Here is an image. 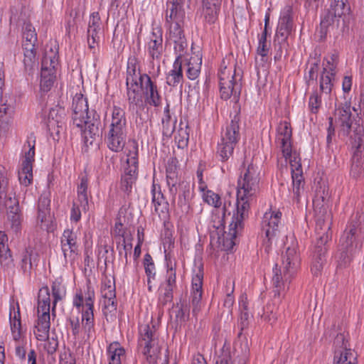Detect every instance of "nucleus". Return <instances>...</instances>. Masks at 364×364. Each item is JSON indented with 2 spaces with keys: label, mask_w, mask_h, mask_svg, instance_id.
<instances>
[{
  "label": "nucleus",
  "mask_w": 364,
  "mask_h": 364,
  "mask_svg": "<svg viewBox=\"0 0 364 364\" xmlns=\"http://www.w3.org/2000/svg\"><path fill=\"white\" fill-rule=\"evenodd\" d=\"M259 178L257 167L250 164L237 180L236 210L230 224L228 235L236 238L244 228V220L248 218L250 202L259 191Z\"/></svg>",
  "instance_id": "obj_1"
},
{
  "label": "nucleus",
  "mask_w": 364,
  "mask_h": 364,
  "mask_svg": "<svg viewBox=\"0 0 364 364\" xmlns=\"http://www.w3.org/2000/svg\"><path fill=\"white\" fill-rule=\"evenodd\" d=\"M338 121L343 134L349 136L353 149L350 174L357 178L364 173V133L363 120L358 114L353 115L351 107L345 104L336 110Z\"/></svg>",
  "instance_id": "obj_2"
},
{
  "label": "nucleus",
  "mask_w": 364,
  "mask_h": 364,
  "mask_svg": "<svg viewBox=\"0 0 364 364\" xmlns=\"http://www.w3.org/2000/svg\"><path fill=\"white\" fill-rule=\"evenodd\" d=\"M94 301L95 291L90 282L87 284L83 290L77 291L73 304L79 311L82 308V321L80 323L78 316H72L69 318L68 321L74 336L76 337L79 335L81 324L82 331L88 338L93 335L95 332Z\"/></svg>",
  "instance_id": "obj_3"
},
{
  "label": "nucleus",
  "mask_w": 364,
  "mask_h": 364,
  "mask_svg": "<svg viewBox=\"0 0 364 364\" xmlns=\"http://www.w3.org/2000/svg\"><path fill=\"white\" fill-rule=\"evenodd\" d=\"M127 135L125 112L119 107L114 106L111 117L107 119L105 141L112 151L118 153L123 150Z\"/></svg>",
  "instance_id": "obj_4"
},
{
  "label": "nucleus",
  "mask_w": 364,
  "mask_h": 364,
  "mask_svg": "<svg viewBox=\"0 0 364 364\" xmlns=\"http://www.w3.org/2000/svg\"><path fill=\"white\" fill-rule=\"evenodd\" d=\"M291 245L287 246L282 256V265L279 269L276 264L273 269L272 284L274 295H280L284 282H290L296 274L300 265V257L297 252V244L293 237H290Z\"/></svg>",
  "instance_id": "obj_5"
},
{
  "label": "nucleus",
  "mask_w": 364,
  "mask_h": 364,
  "mask_svg": "<svg viewBox=\"0 0 364 364\" xmlns=\"http://www.w3.org/2000/svg\"><path fill=\"white\" fill-rule=\"evenodd\" d=\"M363 235L358 221L352 220L340 238L338 250L336 255L338 267H346L352 260L356 250L362 245Z\"/></svg>",
  "instance_id": "obj_6"
},
{
  "label": "nucleus",
  "mask_w": 364,
  "mask_h": 364,
  "mask_svg": "<svg viewBox=\"0 0 364 364\" xmlns=\"http://www.w3.org/2000/svg\"><path fill=\"white\" fill-rule=\"evenodd\" d=\"M157 323L151 319L149 323L139 326L138 343L142 353L150 364H157L161 360V346Z\"/></svg>",
  "instance_id": "obj_7"
},
{
  "label": "nucleus",
  "mask_w": 364,
  "mask_h": 364,
  "mask_svg": "<svg viewBox=\"0 0 364 364\" xmlns=\"http://www.w3.org/2000/svg\"><path fill=\"white\" fill-rule=\"evenodd\" d=\"M220 93L222 99L227 100L232 95H238L241 90L242 75L236 69L235 62L223 60L218 71Z\"/></svg>",
  "instance_id": "obj_8"
},
{
  "label": "nucleus",
  "mask_w": 364,
  "mask_h": 364,
  "mask_svg": "<svg viewBox=\"0 0 364 364\" xmlns=\"http://www.w3.org/2000/svg\"><path fill=\"white\" fill-rule=\"evenodd\" d=\"M170 14L166 15V21L170 23L168 40L174 44V51L176 55H183L187 48V41L182 29L183 18L185 17L184 9H181V16L178 15V9L173 7L171 10H168Z\"/></svg>",
  "instance_id": "obj_9"
},
{
  "label": "nucleus",
  "mask_w": 364,
  "mask_h": 364,
  "mask_svg": "<svg viewBox=\"0 0 364 364\" xmlns=\"http://www.w3.org/2000/svg\"><path fill=\"white\" fill-rule=\"evenodd\" d=\"M348 0H331L330 7L321 16L320 23L321 37H325L330 26L339 24L340 19L344 18L350 13Z\"/></svg>",
  "instance_id": "obj_10"
},
{
  "label": "nucleus",
  "mask_w": 364,
  "mask_h": 364,
  "mask_svg": "<svg viewBox=\"0 0 364 364\" xmlns=\"http://www.w3.org/2000/svg\"><path fill=\"white\" fill-rule=\"evenodd\" d=\"M282 213L279 210H269L264 214L261 223V234L263 237V245L267 252L269 251L274 242H277L280 235V220Z\"/></svg>",
  "instance_id": "obj_11"
},
{
  "label": "nucleus",
  "mask_w": 364,
  "mask_h": 364,
  "mask_svg": "<svg viewBox=\"0 0 364 364\" xmlns=\"http://www.w3.org/2000/svg\"><path fill=\"white\" fill-rule=\"evenodd\" d=\"M58 64L56 53L52 50L46 51L41 62V90L47 92L53 85L56 77V67Z\"/></svg>",
  "instance_id": "obj_12"
},
{
  "label": "nucleus",
  "mask_w": 364,
  "mask_h": 364,
  "mask_svg": "<svg viewBox=\"0 0 364 364\" xmlns=\"http://www.w3.org/2000/svg\"><path fill=\"white\" fill-rule=\"evenodd\" d=\"M60 247L65 262L73 263L80 253V232L73 228L65 229L60 237Z\"/></svg>",
  "instance_id": "obj_13"
},
{
  "label": "nucleus",
  "mask_w": 364,
  "mask_h": 364,
  "mask_svg": "<svg viewBox=\"0 0 364 364\" xmlns=\"http://www.w3.org/2000/svg\"><path fill=\"white\" fill-rule=\"evenodd\" d=\"M23 159L22 168L18 172V179L21 184L27 186L33 180V163L35 156V139L30 136L23 148Z\"/></svg>",
  "instance_id": "obj_14"
},
{
  "label": "nucleus",
  "mask_w": 364,
  "mask_h": 364,
  "mask_svg": "<svg viewBox=\"0 0 364 364\" xmlns=\"http://www.w3.org/2000/svg\"><path fill=\"white\" fill-rule=\"evenodd\" d=\"M316 228L315 232L317 236V245H327L328 242L331 239L332 232L331 226L332 224V216L331 210L314 211Z\"/></svg>",
  "instance_id": "obj_15"
},
{
  "label": "nucleus",
  "mask_w": 364,
  "mask_h": 364,
  "mask_svg": "<svg viewBox=\"0 0 364 364\" xmlns=\"http://www.w3.org/2000/svg\"><path fill=\"white\" fill-rule=\"evenodd\" d=\"M338 56L336 53L328 55L323 63V71L320 77V90L321 92L328 94L333 87V80L336 73V68Z\"/></svg>",
  "instance_id": "obj_16"
},
{
  "label": "nucleus",
  "mask_w": 364,
  "mask_h": 364,
  "mask_svg": "<svg viewBox=\"0 0 364 364\" xmlns=\"http://www.w3.org/2000/svg\"><path fill=\"white\" fill-rule=\"evenodd\" d=\"M140 87L143 92L144 102L147 105L154 107L161 106L162 97L154 76L151 77L143 73V76L141 77Z\"/></svg>",
  "instance_id": "obj_17"
},
{
  "label": "nucleus",
  "mask_w": 364,
  "mask_h": 364,
  "mask_svg": "<svg viewBox=\"0 0 364 364\" xmlns=\"http://www.w3.org/2000/svg\"><path fill=\"white\" fill-rule=\"evenodd\" d=\"M73 124L79 128H82L86 120L92 117L94 111H90L87 99L81 93H76L73 99Z\"/></svg>",
  "instance_id": "obj_18"
},
{
  "label": "nucleus",
  "mask_w": 364,
  "mask_h": 364,
  "mask_svg": "<svg viewBox=\"0 0 364 364\" xmlns=\"http://www.w3.org/2000/svg\"><path fill=\"white\" fill-rule=\"evenodd\" d=\"M336 350L333 364H358L357 355L355 352L348 348V341L342 333L337 334L334 340Z\"/></svg>",
  "instance_id": "obj_19"
},
{
  "label": "nucleus",
  "mask_w": 364,
  "mask_h": 364,
  "mask_svg": "<svg viewBox=\"0 0 364 364\" xmlns=\"http://www.w3.org/2000/svg\"><path fill=\"white\" fill-rule=\"evenodd\" d=\"M203 280V266L200 265L193 270L191 282L190 299L193 307L192 313L194 316H197L202 308Z\"/></svg>",
  "instance_id": "obj_20"
},
{
  "label": "nucleus",
  "mask_w": 364,
  "mask_h": 364,
  "mask_svg": "<svg viewBox=\"0 0 364 364\" xmlns=\"http://www.w3.org/2000/svg\"><path fill=\"white\" fill-rule=\"evenodd\" d=\"M291 135L290 124L286 121L280 122L277 129L276 144L286 161L296 154L292 152Z\"/></svg>",
  "instance_id": "obj_21"
},
{
  "label": "nucleus",
  "mask_w": 364,
  "mask_h": 364,
  "mask_svg": "<svg viewBox=\"0 0 364 364\" xmlns=\"http://www.w3.org/2000/svg\"><path fill=\"white\" fill-rule=\"evenodd\" d=\"M145 49L152 60H160L164 52L163 31L159 26H153L146 41Z\"/></svg>",
  "instance_id": "obj_22"
},
{
  "label": "nucleus",
  "mask_w": 364,
  "mask_h": 364,
  "mask_svg": "<svg viewBox=\"0 0 364 364\" xmlns=\"http://www.w3.org/2000/svg\"><path fill=\"white\" fill-rule=\"evenodd\" d=\"M287 161H289L291 169L293 198L299 202L304 183L301 159L297 154H294Z\"/></svg>",
  "instance_id": "obj_23"
},
{
  "label": "nucleus",
  "mask_w": 364,
  "mask_h": 364,
  "mask_svg": "<svg viewBox=\"0 0 364 364\" xmlns=\"http://www.w3.org/2000/svg\"><path fill=\"white\" fill-rule=\"evenodd\" d=\"M4 206L7 209L8 220L11 223V228L17 232L21 227L22 214L19 208L18 200L15 193H9L5 196Z\"/></svg>",
  "instance_id": "obj_24"
},
{
  "label": "nucleus",
  "mask_w": 364,
  "mask_h": 364,
  "mask_svg": "<svg viewBox=\"0 0 364 364\" xmlns=\"http://www.w3.org/2000/svg\"><path fill=\"white\" fill-rule=\"evenodd\" d=\"M314 211L330 210V192L328 186L325 183H318L313 199Z\"/></svg>",
  "instance_id": "obj_25"
},
{
  "label": "nucleus",
  "mask_w": 364,
  "mask_h": 364,
  "mask_svg": "<svg viewBox=\"0 0 364 364\" xmlns=\"http://www.w3.org/2000/svg\"><path fill=\"white\" fill-rule=\"evenodd\" d=\"M99 117L96 113L92 114V117L86 120L83 127L80 129L82 132L84 142L87 146H92L99 136Z\"/></svg>",
  "instance_id": "obj_26"
},
{
  "label": "nucleus",
  "mask_w": 364,
  "mask_h": 364,
  "mask_svg": "<svg viewBox=\"0 0 364 364\" xmlns=\"http://www.w3.org/2000/svg\"><path fill=\"white\" fill-rule=\"evenodd\" d=\"M151 193L154 211L159 216L166 215L168 211V203L161 192V186L154 182L152 184Z\"/></svg>",
  "instance_id": "obj_27"
},
{
  "label": "nucleus",
  "mask_w": 364,
  "mask_h": 364,
  "mask_svg": "<svg viewBox=\"0 0 364 364\" xmlns=\"http://www.w3.org/2000/svg\"><path fill=\"white\" fill-rule=\"evenodd\" d=\"M327 250V245L316 244L311 267V271L314 276L321 274L326 261Z\"/></svg>",
  "instance_id": "obj_28"
},
{
  "label": "nucleus",
  "mask_w": 364,
  "mask_h": 364,
  "mask_svg": "<svg viewBox=\"0 0 364 364\" xmlns=\"http://www.w3.org/2000/svg\"><path fill=\"white\" fill-rule=\"evenodd\" d=\"M293 23L279 21L274 39V46L278 47V52L282 53V49L287 46V38L290 35Z\"/></svg>",
  "instance_id": "obj_29"
},
{
  "label": "nucleus",
  "mask_w": 364,
  "mask_h": 364,
  "mask_svg": "<svg viewBox=\"0 0 364 364\" xmlns=\"http://www.w3.org/2000/svg\"><path fill=\"white\" fill-rule=\"evenodd\" d=\"M240 117L235 114L230 122L227 125L225 130L222 133V141H228L237 144L240 139Z\"/></svg>",
  "instance_id": "obj_30"
},
{
  "label": "nucleus",
  "mask_w": 364,
  "mask_h": 364,
  "mask_svg": "<svg viewBox=\"0 0 364 364\" xmlns=\"http://www.w3.org/2000/svg\"><path fill=\"white\" fill-rule=\"evenodd\" d=\"M182 56L183 55H177L173 64V68L168 72L166 76V83L171 87H176L182 83L183 79Z\"/></svg>",
  "instance_id": "obj_31"
},
{
  "label": "nucleus",
  "mask_w": 364,
  "mask_h": 364,
  "mask_svg": "<svg viewBox=\"0 0 364 364\" xmlns=\"http://www.w3.org/2000/svg\"><path fill=\"white\" fill-rule=\"evenodd\" d=\"M50 294L49 288L46 286L40 289L38 296V316L50 317Z\"/></svg>",
  "instance_id": "obj_32"
},
{
  "label": "nucleus",
  "mask_w": 364,
  "mask_h": 364,
  "mask_svg": "<svg viewBox=\"0 0 364 364\" xmlns=\"http://www.w3.org/2000/svg\"><path fill=\"white\" fill-rule=\"evenodd\" d=\"M65 109L58 105L52 107L48 116V127L49 129L62 128L65 122Z\"/></svg>",
  "instance_id": "obj_33"
},
{
  "label": "nucleus",
  "mask_w": 364,
  "mask_h": 364,
  "mask_svg": "<svg viewBox=\"0 0 364 364\" xmlns=\"http://www.w3.org/2000/svg\"><path fill=\"white\" fill-rule=\"evenodd\" d=\"M138 177V168L126 166L121 178L120 188L129 194L132 192Z\"/></svg>",
  "instance_id": "obj_34"
},
{
  "label": "nucleus",
  "mask_w": 364,
  "mask_h": 364,
  "mask_svg": "<svg viewBox=\"0 0 364 364\" xmlns=\"http://www.w3.org/2000/svg\"><path fill=\"white\" fill-rule=\"evenodd\" d=\"M38 255L31 249H26L21 254L20 266L23 273L30 275L33 267L37 266Z\"/></svg>",
  "instance_id": "obj_35"
},
{
  "label": "nucleus",
  "mask_w": 364,
  "mask_h": 364,
  "mask_svg": "<svg viewBox=\"0 0 364 364\" xmlns=\"http://www.w3.org/2000/svg\"><path fill=\"white\" fill-rule=\"evenodd\" d=\"M126 86L127 96L130 107L142 108L144 107L143 94L139 89V83L126 84Z\"/></svg>",
  "instance_id": "obj_36"
},
{
  "label": "nucleus",
  "mask_w": 364,
  "mask_h": 364,
  "mask_svg": "<svg viewBox=\"0 0 364 364\" xmlns=\"http://www.w3.org/2000/svg\"><path fill=\"white\" fill-rule=\"evenodd\" d=\"M9 322L13 339L18 342L21 337V322L18 306L16 309L14 306H10Z\"/></svg>",
  "instance_id": "obj_37"
},
{
  "label": "nucleus",
  "mask_w": 364,
  "mask_h": 364,
  "mask_svg": "<svg viewBox=\"0 0 364 364\" xmlns=\"http://www.w3.org/2000/svg\"><path fill=\"white\" fill-rule=\"evenodd\" d=\"M50 317L38 316L34 326V334L38 341H45L49 337Z\"/></svg>",
  "instance_id": "obj_38"
},
{
  "label": "nucleus",
  "mask_w": 364,
  "mask_h": 364,
  "mask_svg": "<svg viewBox=\"0 0 364 364\" xmlns=\"http://www.w3.org/2000/svg\"><path fill=\"white\" fill-rule=\"evenodd\" d=\"M137 58L134 55L129 56L127 61L126 84L139 83L143 74L137 70Z\"/></svg>",
  "instance_id": "obj_39"
},
{
  "label": "nucleus",
  "mask_w": 364,
  "mask_h": 364,
  "mask_svg": "<svg viewBox=\"0 0 364 364\" xmlns=\"http://www.w3.org/2000/svg\"><path fill=\"white\" fill-rule=\"evenodd\" d=\"M53 303H52V316H55L56 305L58 301L63 300L66 295V289L63 284L61 278L55 279L51 285Z\"/></svg>",
  "instance_id": "obj_40"
},
{
  "label": "nucleus",
  "mask_w": 364,
  "mask_h": 364,
  "mask_svg": "<svg viewBox=\"0 0 364 364\" xmlns=\"http://www.w3.org/2000/svg\"><path fill=\"white\" fill-rule=\"evenodd\" d=\"M138 144L135 140L129 141L125 147L127 166L138 168Z\"/></svg>",
  "instance_id": "obj_41"
},
{
  "label": "nucleus",
  "mask_w": 364,
  "mask_h": 364,
  "mask_svg": "<svg viewBox=\"0 0 364 364\" xmlns=\"http://www.w3.org/2000/svg\"><path fill=\"white\" fill-rule=\"evenodd\" d=\"M176 120L170 114V105L167 103L164 109V117L161 119L163 135L169 137L175 130Z\"/></svg>",
  "instance_id": "obj_42"
},
{
  "label": "nucleus",
  "mask_w": 364,
  "mask_h": 364,
  "mask_svg": "<svg viewBox=\"0 0 364 364\" xmlns=\"http://www.w3.org/2000/svg\"><path fill=\"white\" fill-rule=\"evenodd\" d=\"M109 364H122L125 357V350L118 342L111 343L107 348Z\"/></svg>",
  "instance_id": "obj_43"
},
{
  "label": "nucleus",
  "mask_w": 364,
  "mask_h": 364,
  "mask_svg": "<svg viewBox=\"0 0 364 364\" xmlns=\"http://www.w3.org/2000/svg\"><path fill=\"white\" fill-rule=\"evenodd\" d=\"M165 259L167 270L164 285L175 287L176 283V261L175 259H172L170 253L165 255Z\"/></svg>",
  "instance_id": "obj_44"
},
{
  "label": "nucleus",
  "mask_w": 364,
  "mask_h": 364,
  "mask_svg": "<svg viewBox=\"0 0 364 364\" xmlns=\"http://www.w3.org/2000/svg\"><path fill=\"white\" fill-rule=\"evenodd\" d=\"M87 186L88 181L85 176L80 178V183L77 188V200L80 203V208L86 210L88 207V196H87Z\"/></svg>",
  "instance_id": "obj_45"
},
{
  "label": "nucleus",
  "mask_w": 364,
  "mask_h": 364,
  "mask_svg": "<svg viewBox=\"0 0 364 364\" xmlns=\"http://www.w3.org/2000/svg\"><path fill=\"white\" fill-rule=\"evenodd\" d=\"M236 144L228 141H222L218 144L217 154L222 161H227L233 154Z\"/></svg>",
  "instance_id": "obj_46"
},
{
  "label": "nucleus",
  "mask_w": 364,
  "mask_h": 364,
  "mask_svg": "<svg viewBox=\"0 0 364 364\" xmlns=\"http://www.w3.org/2000/svg\"><path fill=\"white\" fill-rule=\"evenodd\" d=\"M202 59L197 57H191L187 63L186 75L191 80H196L200 75Z\"/></svg>",
  "instance_id": "obj_47"
},
{
  "label": "nucleus",
  "mask_w": 364,
  "mask_h": 364,
  "mask_svg": "<svg viewBox=\"0 0 364 364\" xmlns=\"http://www.w3.org/2000/svg\"><path fill=\"white\" fill-rule=\"evenodd\" d=\"M24 58L23 64L26 70H32L36 65V53L35 46L31 44H23Z\"/></svg>",
  "instance_id": "obj_48"
},
{
  "label": "nucleus",
  "mask_w": 364,
  "mask_h": 364,
  "mask_svg": "<svg viewBox=\"0 0 364 364\" xmlns=\"http://www.w3.org/2000/svg\"><path fill=\"white\" fill-rule=\"evenodd\" d=\"M7 240V236L0 232V263L5 266L9 265L11 262L10 251L6 244Z\"/></svg>",
  "instance_id": "obj_49"
},
{
  "label": "nucleus",
  "mask_w": 364,
  "mask_h": 364,
  "mask_svg": "<svg viewBox=\"0 0 364 364\" xmlns=\"http://www.w3.org/2000/svg\"><path fill=\"white\" fill-rule=\"evenodd\" d=\"M144 267L147 277V282L149 284H151L152 281L156 279V271L153 259L149 253L144 255Z\"/></svg>",
  "instance_id": "obj_50"
},
{
  "label": "nucleus",
  "mask_w": 364,
  "mask_h": 364,
  "mask_svg": "<svg viewBox=\"0 0 364 364\" xmlns=\"http://www.w3.org/2000/svg\"><path fill=\"white\" fill-rule=\"evenodd\" d=\"M109 292H105L103 294V311L104 314L107 315L108 313L114 312L117 310V304L114 300L115 294L113 293V289L111 288Z\"/></svg>",
  "instance_id": "obj_51"
},
{
  "label": "nucleus",
  "mask_w": 364,
  "mask_h": 364,
  "mask_svg": "<svg viewBox=\"0 0 364 364\" xmlns=\"http://www.w3.org/2000/svg\"><path fill=\"white\" fill-rule=\"evenodd\" d=\"M102 30L87 28V43L89 48L93 54L96 53V48L99 46L100 34Z\"/></svg>",
  "instance_id": "obj_52"
},
{
  "label": "nucleus",
  "mask_w": 364,
  "mask_h": 364,
  "mask_svg": "<svg viewBox=\"0 0 364 364\" xmlns=\"http://www.w3.org/2000/svg\"><path fill=\"white\" fill-rule=\"evenodd\" d=\"M23 30V37L26 40L23 44H31L35 46V43L37 41V34L35 28L31 23H25Z\"/></svg>",
  "instance_id": "obj_53"
},
{
  "label": "nucleus",
  "mask_w": 364,
  "mask_h": 364,
  "mask_svg": "<svg viewBox=\"0 0 364 364\" xmlns=\"http://www.w3.org/2000/svg\"><path fill=\"white\" fill-rule=\"evenodd\" d=\"M174 287L164 285L160 289L159 302L161 306H165L173 299V291Z\"/></svg>",
  "instance_id": "obj_54"
},
{
  "label": "nucleus",
  "mask_w": 364,
  "mask_h": 364,
  "mask_svg": "<svg viewBox=\"0 0 364 364\" xmlns=\"http://www.w3.org/2000/svg\"><path fill=\"white\" fill-rule=\"evenodd\" d=\"M203 193V200L208 205L215 208H219L221 205L222 202L219 195L210 190H205Z\"/></svg>",
  "instance_id": "obj_55"
},
{
  "label": "nucleus",
  "mask_w": 364,
  "mask_h": 364,
  "mask_svg": "<svg viewBox=\"0 0 364 364\" xmlns=\"http://www.w3.org/2000/svg\"><path fill=\"white\" fill-rule=\"evenodd\" d=\"M232 361L230 353L228 350H223L222 353L218 355L215 360V364H245L244 358H240L238 360Z\"/></svg>",
  "instance_id": "obj_56"
},
{
  "label": "nucleus",
  "mask_w": 364,
  "mask_h": 364,
  "mask_svg": "<svg viewBox=\"0 0 364 364\" xmlns=\"http://www.w3.org/2000/svg\"><path fill=\"white\" fill-rule=\"evenodd\" d=\"M178 191V197L184 198H191L192 188L188 181H183L179 183L178 187L173 188V192Z\"/></svg>",
  "instance_id": "obj_57"
},
{
  "label": "nucleus",
  "mask_w": 364,
  "mask_h": 364,
  "mask_svg": "<svg viewBox=\"0 0 364 364\" xmlns=\"http://www.w3.org/2000/svg\"><path fill=\"white\" fill-rule=\"evenodd\" d=\"M189 308L184 304L177 306L176 309V319L180 325L184 323L189 318Z\"/></svg>",
  "instance_id": "obj_58"
},
{
  "label": "nucleus",
  "mask_w": 364,
  "mask_h": 364,
  "mask_svg": "<svg viewBox=\"0 0 364 364\" xmlns=\"http://www.w3.org/2000/svg\"><path fill=\"white\" fill-rule=\"evenodd\" d=\"M321 106V98L316 92L312 93L309 100V109L311 113H318Z\"/></svg>",
  "instance_id": "obj_59"
},
{
  "label": "nucleus",
  "mask_w": 364,
  "mask_h": 364,
  "mask_svg": "<svg viewBox=\"0 0 364 364\" xmlns=\"http://www.w3.org/2000/svg\"><path fill=\"white\" fill-rule=\"evenodd\" d=\"M132 249V244L130 242H127L125 238L120 239V240L117 242V250H118L119 255H124L126 260V264L128 262L127 255L131 252Z\"/></svg>",
  "instance_id": "obj_60"
},
{
  "label": "nucleus",
  "mask_w": 364,
  "mask_h": 364,
  "mask_svg": "<svg viewBox=\"0 0 364 364\" xmlns=\"http://www.w3.org/2000/svg\"><path fill=\"white\" fill-rule=\"evenodd\" d=\"M293 9L291 5H286L282 10L279 21L293 23Z\"/></svg>",
  "instance_id": "obj_61"
},
{
  "label": "nucleus",
  "mask_w": 364,
  "mask_h": 364,
  "mask_svg": "<svg viewBox=\"0 0 364 364\" xmlns=\"http://www.w3.org/2000/svg\"><path fill=\"white\" fill-rule=\"evenodd\" d=\"M191 198H184L178 197L177 202L176 211L178 213H181V215H186L189 212L190 205L189 201Z\"/></svg>",
  "instance_id": "obj_62"
},
{
  "label": "nucleus",
  "mask_w": 364,
  "mask_h": 364,
  "mask_svg": "<svg viewBox=\"0 0 364 364\" xmlns=\"http://www.w3.org/2000/svg\"><path fill=\"white\" fill-rule=\"evenodd\" d=\"M220 11V7H213V9L209 8V10H204V15L205 21L209 24L214 23L218 19V14Z\"/></svg>",
  "instance_id": "obj_63"
},
{
  "label": "nucleus",
  "mask_w": 364,
  "mask_h": 364,
  "mask_svg": "<svg viewBox=\"0 0 364 364\" xmlns=\"http://www.w3.org/2000/svg\"><path fill=\"white\" fill-rule=\"evenodd\" d=\"M101 24L99 13L93 12L90 16L87 28L102 30Z\"/></svg>",
  "instance_id": "obj_64"
}]
</instances>
